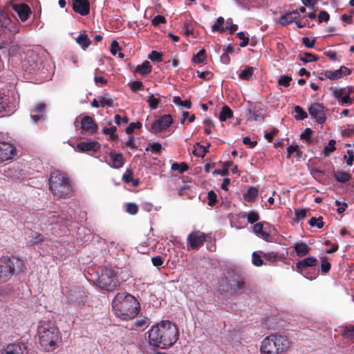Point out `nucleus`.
<instances>
[{
    "label": "nucleus",
    "instance_id": "obj_24",
    "mask_svg": "<svg viewBox=\"0 0 354 354\" xmlns=\"http://www.w3.org/2000/svg\"><path fill=\"white\" fill-rule=\"evenodd\" d=\"M294 249L299 257H304L306 255L310 250L305 243H298L295 244Z\"/></svg>",
    "mask_w": 354,
    "mask_h": 354
},
{
    "label": "nucleus",
    "instance_id": "obj_61",
    "mask_svg": "<svg viewBox=\"0 0 354 354\" xmlns=\"http://www.w3.org/2000/svg\"><path fill=\"white\" fill-rule=\"evenodd\" d=\"M127 211L131 214H136L138 211V207L135 203H128L127 205Z\"/></svg>",
    "mask_w": 354,
    "mask_h": 354
},
{
    "label": "nucleus",
    "instance_id": "obj_16",
    "mask_svg": "<svg viewBox=\"0 0 354 354\" xmlns=\"http://www.w3.org/2000/svg\"><path fill=\"white\" fill-rule=\"evenodd\" d=\"M318 261L316 258L309 257L300 260L296 263V269L298 272L302 273L308 267H315L317 265Z\"/></svg>",
    "mask_w": 354,
    "mask_h": 354
},
{
    "label": "nucleus",
    "instance_id": "obj_34",
    "mask_svg": "<svg viewBox=\"0 0 354 354\" xmlns=\"http://www.w3.org/2000/svg\"><path fill=\"white\" fill-rule=\"evenodd\" d=\"M324 75L326 78L330 79L331 80H337L342 77V73L339 71V68L334 71L328 70L325 71L324 72Z\"/></svg>",
    "mask_w": 354,
    "mask_h": 354
},
{
    "label": "nucleus",
    "instance_id": "obj_40",
    "mask_svg": "<svg viewBox=\"0 0 354 354\" xmlns=\"http://www.w3.org/2000/svg\"><path fill=\"white\" fill-rule=\"evenodd\" d=\"M313 132V131L310 128L306 129L300 136L301 139L306 141L309 144L313 143L314 140L310 136Z\"/></svg>",
    "mask_w": 354,
    "mask_h": 354
},
{
    "label": "nucleus",
    "instance_id": "obj_2",
    "mask_svg": "<svg viewBox=\"0 0 354 354\" xmlns=\"http://www.w3.org/2000/svg\"><path fill=\"white\" fill-rule=\"evenodd\" d=\"M140 304L135 297L127 292H118L112 301L116 316L122 319H131L139 312Z\"/></svg>",
    "mask_w": 354,
    "mask_h": 354
},
{
    "label": "nucleus",
    "instance_id": "obj_25",
    "mask_svg": "<svg viewBox=\"0 0 354 354\" xmlns=\"http://www.w3.org/2000/svg\"><path fill=\"white\" fill-rule=\"evenodd\" d=\"M210 144L209 143L207 147H203L200 145V143L197 142L194 146L193 153L196 156H201L203 157L206 153L208 151V148L209 147Z\"/></svg>",
    "mask_w": 354,
    "mask_h": 354
},
{
    "label": "nucleus",
    "instance_id": "obj_20",
    "mask_svg": "<svg viewBox=\"0 0 354 354\" xmlns=\"http://www.w3.org/2000/svg\"><path fill=\"white\" fill-rule=\"evenodd\" d=\"M69 300L75 304H81L85 301L84 292L80 288L77 290H71L68 295Z\"/></svg>",
    "mask_w": 354,
    "mask_h": 354
},
{
    "label": "nucleus",
    "instance_id": "obj_5",
    "mask_svg": "<svg viewBox=\"0 0 354 354\" xmlns=\"http://www.w3.org/2000/svg\"><path fill=\"white\" fill-rule=\"evenodd\" d=\"M24 266L23 260L15 256L0 259V283L8 281L15 273L21 272Z\"/></svg>",
    "mask_w": 354,
    "mask_h": 354
},
{
    "label": "nucleus",
    "instance_id": "obj_9",
    "mask_svg": "<svg viewBox=\"0 0 354 354\" xmlns=\"http://www.w3.org/2000/svg\"><path fill=\"white\" fill-rule=\"evenodd\" d=\"M308 112L318 123L323 124L326 121V110L322 104L314 103L308 108Z\"/></svg>",
    "mask_w": 354,
    "mask_h": 354
},
{
    "label": "nucleus",
    "instance_id": "obj_18",
    "mask_svg": "<svg viewBox=\"0 0 354 354\" xmlns=\"http://www.w3.org/2000/svg\"><path fill=\"white\" fill-rule=\"evenodd\" d=\"M82 128L92 134L97 133V125L92 119L91 117L88 115L84 116L82 120Z\"/></svg>",
    "mask_w": 354,
    "mask_h": 354
},
{
    "label": "nucleus",
    "instance_id": "obj_39",
    "mask_svg": "<svg viewBox=\"0 0 354 354\" xmlns=\"http://www.w3.org/2000/svg\"><path fill=\"white\" fill-rule=\"evenodd\" d=\"M308 224L311 227L316 226L319 229H321L324 227V222H323V218L322 216H319L318 218L316 217H312L308 221Z\"/></svg>",
    "mask_w": 354,
    "mask_h": 354
},
{
    "label": "nucleus",
    "instance_id": "obj_55",
    "mask_svg": "<svg viewBox=\"0 0 354 354\" xmlns=\"http://www.w3.org/2000/svg\"><path fill=\"white\" fill-rule=\"evenodd\" d=\"M226 23L227 26L225 28V31L229 30L230 33H234L235 31H236L238 26L236 24H233L232 19L231 18L227 19Z\"/></svg>",
    "mask_w": 354,
    "mask_h": 354
},
{
    "label": "nucleus",
    "instance_id": "obj_10",
    "mask_svg": "<svg viewBox=\"0 0 354 354\" xmlns=\"http://www.w3.org/2000/svg\"><path fill=\"white\" fill-rule=\"evenodd\" d=\"M206 240V234L198 230L190 233L187 236V242L192 249L196 250L202 246Z\"/></svg>",
    "mask_w": 354,
    "mask_h": 354
},
{
    "label": "nucleus",
    "instance_id": "obj_23",
    "mask_svg": "<svg viewBox=\"0 0 354 354\" xmlns=\"http://www.w3.org/2000/svg\"><path fill=\"white\" fill-rule=\"evenodd\" d=\"M263 229V225L261 223H258L253 227V231L255 234H257L263 239L268 241L270 238V235L268 232H264Z\"/></svg>",
    "mask_w": 354,
    "mask_h": 354
},
{
    "label": "nucleus",
    "instance_id": "obj_51",
    "mask_svg": "<svg viewBox=\"0 0 354 354\" xmlns=\"http://www.w3.org/2000/svg\"><path fill=\"white\" fill-rule=\"evenodd\" d=\"M292 80V77L290 76H281L278 80V84L280 86H288L290 85V82Z\"/></svg>",
    "mask_w": 354,
    "mask_h": 354
},
{
    "label": "nucleus",
    "instance_id": "obj_26",
    "mask_svg": "<svg viewBox=\"0 0 354 354\" xmlns=\"http://www.w3.org/2000/svg\"><path fill=\"white\" fill-rule=\"evenodd\" d=\"M77 43L82 46V48L85 50L88 48L91 44V39L88 38L86 34H80L76 38Z\"/></svg>",
    "mask_w": 354,
    "mask_h": 354
},
{
    "label": "nucleus",
    "instance_id": "obj_21",
    "mask_svg": "<svg viewBox=\"0 0 354 354\" xmlns=\"http://www.w3.org/2000/svg\"><path fill=\"white\" fill-rule=\"evenodd\" d=\"M299 17L297 10H293L282 15L279 19V23L283 26H287Z\"/></svg>",
    "mask_w": 354,
    "mask_h": 354
},
{
    "label": "nucleus",
    "instance_id": "obj_45",
    "mask_svg": "<svg viewBox=\"0 0 354 354\" xmlns=\"http://www.w3.org/2000/svg\"><path fill=\"white\" fill-rule=\"evenodd\" d=\"M258 194V190L257 188L251 187H250L245 194V198L248 201H252L254 199Z\"/></svg>",
    "mask_w": 354,
    "mask_h": 354
},
{
    "label": "nucleus",
    "instance_id": "obj_60",
    "mask_svg": "<svg viewBox=\"0 0 354 354\" xmlns=\"http://www.w3.org/2000/svg\"><path fill=\"white\" fill-rule=\"evenodd\" d=\"M237 37L242 40V42L240 43V46L245 47L248 44L249 42V38L248 37L245 36L244 32H239L237 34Z\"/></svg>",
    "mask_w": 354,
    "mask_h": 354
},
{
    "label": "nucleus",
    "instance_id": "obj_22",
    "mask_svg": "<svg viewBox=\"0 0 354 354\" xmlns=\"http://www.w3.org/2000/svg\"><path fill=\"white\" fill-rule=\"evenodd\" d=\"M110 157L112 160V166L115 168H120L124 164V158L122 153H115L111 152Z\"/></svg>",
    "mask_w": 354,
    "mask_h": 354
},
{
    "label": "nucleus",
    "instance_id": "obj_58",
    "mask_svg": "<svg viewBox=\"0 0 354 354\" xmlns=\"http://www.w3.org/2000/svg\"><path fill=\"white\" fill-rule=\"evenodd\" d=\"M100 103L102 106H109L112 107L113 106V101L111 98L106 97H102L100 99Z\"/></svg>",
    "mask_w": 354,
    "mask_h": 354
},
{
    "label": "nucleus",
    "instance_id": "obj_42",
    "mask_svg": "<svg viewBox=\"0 0 354 354\" xmlns=\"http://www.w3.org/2000/svg\"><path fill=\"white\" fill-rule=\"evenodd\" d=\"M224 18L222 17H219L216 23L212 26V29L213 31H218L220 32H223L225 31V28L221 27L224 24Z\"/></svg>",
    "mask_w": 354,
    "mask_h": 354
},
{
    "label": "nucleus",
    "instance_id": "obj_64",
    "mask_svg": "<svg viewBox=\"0 0 354 354\" xmlns=\"http://www.w3.org/2000/svg\"><path fill=\"white\" fill-rule=\"evenodd\" d=\"M13 292V288L10 286H6L0 289V295L6 296L11 294Z\"/></svg>",
    "mask_w": 354,
    "mask_h": 354
},
{
    "label": "nucleus",
    "instance_id": "obj_19",
    "mask_svg": "<svg viewBox=\"0 0 354 354\" xmlns=\"http://www.w3.org/2000/svg\"><path fill=\"white\" fill-rule=\"evenodd\" d=\"M100 148V145L97 142H81L77 145V149L81 152L97 151Z\"/></svg>",
    "mask_w": 354,
    "mask_h": 354
},
{
    "label": "nucleus",
    "instance_id": "obj_57",
    "mask_svg": "<svg viewBox=\"0 0 354 354\" xmlns=\"http://www.w3.org/2000/svg\"><path fill=\"white\" fill-rule=\"evenodd\" d=\"M166 19L165 17L162 15H156L151 21V24L154 26H158L160 24H165Z\"/></svg>",
    "mask_w": 354,
    "mask_h": 354
},
{
    "label": "nucleus",
    "instance_id": "obj_44",
    "mask_svg": "<svg viewBox=\"0 0 354 354\" xmlns=\"http://www.w3.org/2000/svg\"><path fill=\"white\" fill-rule=\"evenodd\" d=\"M130 88L133 92H138L140 90L144 89V85L140 81H134L129 83Z\"/></svg>",
    "mask_w": 354,
    "mask_h": 354
},
{
    "label": "nucleus",
    "instance_id": "obj_50",
    "mask_svg": "<svg viewBox=\"0 0 354 354\" xmlns=\"http://www.w3.org/2000/svg\"><path fill=\"white\" fill-rule=\"evenodd\" d=\"M306 209H296L295 212V221H299V220L304 219L306 217Z\"/></svg>",
    "mask_w": 354,
    "mask_h": 354
},
{
    "label": "nucleus",
    "instance_id": "obj_29",
    "mask_svg": "<svg viewBox=\"0 0 354 354\" xmlns=\"http://www.w3.org/2000/svg\"><path fill=\"white\" fill-rule=\"evenodd\" d=\"M299 58L304 63L315 62L318 59V57L315 55L310 53H301L299 55Z\"/></svg>",
    "mask_w": 354,
    "mask_h": 354
},
{
    "label": "nucleus",
    "instance_id": "obj_27",
    "mask_svg": "<svg viewBox=\"0 0 354 354\" xmlns=\"http://www.w3.org/2000/svg\"><path fill=\"white\" fill-rule=\"evenodd\" d=\"M136 71L142 75H147L151 71V66L148 61H145L142 64L136 67Z\"/></svg>",
    "mask_w": 354,
    "mask_h": 354
},
{
    "label": "nucleus",
    "instance_id": "obj_56",
    "mask_svg": "<svg viewBox=\"0 0 354 354\" xmlns=\"http://www.w3.org/2000/svg\"><path fill=\"white\" fill-rule=\"evenodd\" d=\"M217 196L214 191L211 190L207 193V198L209 200L208 205L213 206L216 202Z\"/></svg>",
    "mask_w": 354,
    "mask_h": 354
},
{
    "label": "nucleus",
    "instance_id": "obj_59",
    "mask_svg": "<svg viewBox=\"0 0 354 354\" xmlns=\"http://www.w3.org/2000/svg\"><path fill=\"white\" fill-rule=\"evenodd\" d=\"M330 263L324 258L322 259L321 270L324 273H327L330 269Z\"/></svg>",
    "mask_w": 354,
    "mask_h": 354
},
{
    "label": "nucleus",
    "instance_id": "obj_28",
    "mask_svg": "<svg viewBox=\"0 0 354 354\" xmlns=\"http://www.w3.org/2000/svg\"><path fill=\"white\" fill-rule=\"evenodd\" d=\"M233 116V112L227 105L223 106L219 114V120L221 121H225L228 118H231Z\"/></svg>",
    "mask_w": 354,
    "mask_h": 354
},
{
    "label": "nucleus",
    "instance_id": "obj_15",
    "mask_svg": "<svg viewBox=\"0 0 354 354\" xmlns=\"http://www.w3.org/2000/svg\"><path fill=\"white\" fill-rule=\"evenodd\" d=\"M26 346L24 344L17 343L8 344L0 351V354H26Z\"/></svg>",
    "mask_w": 354,
    "mask_h": 354
},
{
    "label": "nucleus",
    "instance_id": "obj_38",
    "mask_svg": "<svg viewBox=\"0 0 354 354\" xmlns=\"http://www.w3.org/2000/svg\"><path fill=\"white\" fill-rule=\"evenodd\" d=\"M243 218H247L248 223L252 224L259 220V216L257 212H250L249 213H244L242 215Z\"/></svg>",
    "mask_w": 354,
    "mask_h": 354
},
{
    "label": "nucleus",
    "instance_id": "obj_17",
    "mask_svg": "<svg viewBox=\"0 0 354 354\" xmlns=\"http://www.w3.org/2000/svg\"><path fill=\"white\" fill-rule=\"evenodd\" d=\"M13 8L23 21H26L31 13L30 7L25 3L14 5Z\"/></svg>",
    "mask_w": 354,
    "mask_h": 354
},
{
    "label": "nucleus",
    "instance_id": "obj_12",
    "mask_svg": "<svg viewBox=\"0 0 354 354\" xmlns=\"http://www.w3.org/2000/svg\"><path fill=\"white\" fill-rule=\"evenodd\" d=\"M15 152V147L12 145L7 142H0V162L11 159Z\"/></svg>",
    "mask_w": 354,
    "mask_h": 354
},
{
    "label": "nucleus",
    "instance_id": "obj_31",
    "mask_svg": "<svg viewBox=\"0 0 354 354\" xmlns=\"http://www.w3.org/2000/svg\"><path fill=\"white\" fill-rule=\"evenodd\" d=\"M334 177L335 178L336 180L340 183H346L351 178L348 173L340 171L335 172L334 174Z\"/></svg>",
    "mask_w": 354,
    "mask_h": 354
},
{
    "label": "nucleus",
    "instance_id": "obj_53",
    "mask_svg": "<svg viewBox=\"0 0 354 354\" xmlns=\"http://www.w3.org/2000/svg\"><path fill=\"white\" fill-rule=\"evenodd\" d=\"M142 124L140 122H131L129 126L126 129V133L128 134L131 133L136 129H140Z\"/></svg>",
    "mask_w": 354,
    "mask_h": 354
},
{
    "label": "nucleus",
    "instance_id": "obj_48",
    "mask_svg": "<svg viewBox=\"0 0 354 354\" xmlns=\"http://www.w3.org/2000/svg\"><path fill=\"white\" fill-rule=\"evenodd\" d=\"M159 102H160V100L158 98H155L153 97V94H151L149 96V98H148L149 106L151 109H156L158 107Z\"/></svg>",
    "mask_w": 354,
    "mask_h": 354
},
{
    "label": "nucleus",
    "instance_id": "obj_43",
    "mask_svg": "<svg viewBox=\"0 0 354 354\" xmlns=\"http://www.w3.org/2000/svg\"><path fill=\"white\" fill-rule=\"evenodd\" d=\"M335 140H329V142L328 144V145H326V147H324V154L325 156H328L329 154L334 151L335 150Z\"/></svg>",
    "mask_w": 354,
    "mask_h": 354
},
{
    "label": "nucleus",
    "instance_id": "obj_7",
    "mask_svg": "<svg viewBox=\"0 0 354 354\" xmlns=\"http://www.w3.org/2000/svg\"><path fill=\"white\" fill-rule=\"evenodd\" d=\"M97 286L108 291H112L119 286V281L113 270L108 268L102 270V273L97 279Z\"/></svg>",
    "mask_w": 354,
    "mask_h": 354
},
{
    "label": "nucleus",
    "instance_id": "obj_41",
    "mask_svg": "<svg viewBox=\"0 0 354 354\" xmlns=\"http://www.w3.org/2000/svg\"><path fill=\"white\" fill-rule=\"evenodd\" d=\"M206 58V53L205 49H201L196 55H194L192 61L195 63H203Z\"/></svg>",
    "mask_w": 354,
    "mask_h": 354
},
{
    "label": "nucleus",
    "instance_id": "obj_1",
    "mask_svg": "<svg viewBox=\"0 0 354 354\" xmlns=\"http://www.w3.org/2000/svg\"><path fill=\"white\" fill-rule=\"evenodd\" d=\"M149 342L160 348L172 346L178 339V330L169 321H163L153 326L149 331Z\"/></svg>",
    "mask_w": 354,
    "mask_h": 354
},
{
    "label": "nucleus",
    "instance_id": "obj_32",
    "mask_svg": "<svg viewBox=\"0 0 354 354\" xmlns=\"http://www.w3.org/2000/svg\"><path fill=\"white\" fill-rule=\"evenodd\" d=\"M253 73V67L246 66L244 70H243L241 73L239 74V77L244 80H249L252 77Z\"/></svg>",
    "mask_w": 354,
    "mask_h": 354
},
{
    "label": "nucleus",
    "instance_id": "obj_49",
    "mask_svg": "<svg viewBox=\"0 0 354 354\" xmlns=\"http://www.w3.org/2000/svg\"><path fill=\"white\" fill-rule=\"evenodd\" d=\"M254 0H235V1L244 8L249 10L251 7L254 6Z\"/></svg>",
    "mask_w": 354,
    "mask_h": 354
},
{
    "label": "nucleus",
    "instance_id": "obj_46",
    "mask_svg": "<svg viewBox=\"0 0 354 354\" xmlns=\"http://www.w3.org/2000/svg\"><path fill=\"white\" fill-rule=\"evenodd\" d=\"M9 103V98L6 96H0V113L7 112L6 109Z\"/></svg>",
    "mask_w": 354,
    "mask_h": 354
},
{
    "label": "nucleus",
    "instance_id": "obj_11",
    "mask_svg": "<svg viewBox=\"0 0 354 354\" xmlns=\"http://www.w3.org/2000/svg\"><path fill=\"white\" fill-rule=\"evenodd\" d=\"M173 122L171 115H164L156 120L151 125L150 131L153 133H159L168 128Z\"/></svg>",
    "mask_w": 354,
    "mask_h": 354
},
{
    "label": "nucleus",
    "instance_id": "obj_36",
    "mask_svg": "<svg viewBox=\"0 0 354 354\" xmlns=\"http://www.w3.org/2000/svg\"><path fill=\"white\" fill-rule=\"evenodd\" d=\"M171 169L173 171H178L179 173L183 174L189 169V167L185 162H174L171 165Z\"/></svg>",
    "mask_w": 354,
    "mask_h": 354
},
{
    "label": "nucleus",
    "instance_id": "obj_37",
    "mask_svg": "<svg viewBox=\"0 0 354 354\" xmlns=\"http://www.w3.org/2000/svg\"><path fill=\"white\" fill-rule=\"evenodd\" d=\"M295 112L296 113V115L295 116V118L297 120H301L308 117V115L306 111H304V109L300 107L299 106H295L294 107Z\"/></svg>",
    "mask_w": 354,
    "mask_h": 354
},
{
    "label": "nucleus",
    "instance_id": "obj_63",
    "mask_svg": "<svg viewBox=\"0 0 354 354\" xmlns=\"http://www.w3.org/2000/svg\"><path fill=\"white\" fill-rule=\"evenodd\" d=\"M329 14L327 12L322 10L319 12V15L318 16V21L319 23H322L323 21H328L329 20Z\"/></svg>",
    "mask_w": 354,
    "mask_h": 354
},
{
    "label": "nucleus",
    "instance_id": "obj_52",
    "mask_svg": "<svg viewBox=\"0 0 354 354\" xmlns=\"http://www.w3.org/2000/svg\"><path fill=\"white\" fill-rule=\"evenodd\" d=\"M46 108V105L44 103L41 102L38 104L32 111V113H40L44 115L45 113Z\"/></svg>",
    "mask_w": 354,
    "mask_h": 354
},
{
    "label": "nucleus",
    "instance_id": "obj_13",
    "mask_svg": "<svg viewBox=\"0 0 354 354\" xmlns=\"http://www.w3.org/2000/svg\"><path fill=\"white\" fill-rule=\"evenodd\" d=\"M73 10L82 15L86 16L90 12V3L88 0H71Z\"/></svg>",
    "mask_w": 354,
    "mask_h": 354
},
{
    "label": "nucleus",
    "instance_id": "obj_8",
    "mask_svg": "<svg viewBox=\"0 0 354 354\" xmlns=\"http://www.w3.org/2000/svg\"><path fill=\"white\" fill-rule=\"evenodd\" d=\"M227 286L232 292L236 293L245 289V283L244 279L240 275L230 273L227 277Z\"/></svg>",
    "mask_w": 354,
    "mask_h": 354
},
{
    "label": "nucleus",
    "instance_id": "obj_47",
    "mask_svg": "<svg viewBox=\"0 0 354 354\" xmlns=\"http://www.w3.org/2000/svg\"><path fill=\"white\" fill-rule=\"evenodd\" d=\"M149 59H150L153 62H160L162 60V53H158L156 50H153L149 55Z\"/></svg>",
    "mask_w": 354,
    "mask_h": 354
},
{
    "label": "nucleus",
    "instance_id": "obj_3",
    "mask_svg": "<svg viewBox=\"0 0 354 354\" xmlns=\"http://www.w3.org/2000/svg\"><path fill=\"white\" fill-rule=\"evenodd\" d=\"M37 334L39 344L46 352L53 351L62 342V334L53 322H41L37 327Z\"/></svg>",
    "mask_w": 354,
    "mask_h": 354
},
{
    "label": "nucleus",
    "instance_id": "obj_33",
    "mask_svg": "<svg viewBox=\"0 0 354 354\" xmlns=\"http://www.w3.org/2000/svg\"><path fill=\"white\" fill-rule=\"evenodd\" d=\"M342 335L349 341H354V324L345 326Z\"/></svg>",
    "mask_w": 354,
    "mask_h": 354
},
{
    "label": "nucleus",
    "instance_id": "obj_62",
    "mask_svg": "<svg viewBox=\"0 0 354 354\" xmlns=\"http://www.w3.org/2000/svg\"><path fill=\"white\" fill-rule=\"evenodd\" d=\"M133 173L131 169H127L124 174L122 178L125 183H129L133 180Z\"/></svg>",
    "mask_w": 354,
    "mask_h": 354
},
{
    "label": "nucleus",
    "instance_id": "obj_4",
    "mask_svg": "<svg viewBox=\"0 0 354 354\" xmlns=\"http://www.w3.org/2000/svg\"><path fill=\"white\" fill-rule=\"evenodd\" d=\"M290 346L286 337L272 335L265 338L261 346V351L263 354H279L285 352Z\"/></svg>",
    "mask_w": 354,
    "mask_h": 354
},
{
    "label": "nucleus",
    "instance_id": "obj_54",
    "mask_svg": "<svg viewBox=\"0 0 354 354\" xmlns=\"http://www.w3.org/2000/svg\"><path fill=\"white\" fill-rule=\"evenodd\" d=\"M252 263L256 266H261L263 264V259L255 252L252 253Z\"/></svg>",
    "mask_w": 354,
    "mask_h": 354
},
{
    "label": "nucleus",
    "instance_id": "obj_35",
    "mask_svg": "<svg viewBox=\"0 0 354 354\" xmlns=\"http://www.w3.org/2000/svg\"><path fill=\"white\" fill-rule=\"evenodd\" d=\"M232 162L227 161L223 163L222 170L216 169L214 170V174H221L222 176H227L229 173V168L232 166Z\"/></svg>",
    "mask_w": 354,
    "mask_h": 354
},
{
    "label": "nucleus",
    "instance_id": "obj_30",
    "mask_svg": "<svg viewBox=\"0 0 354 354\" xmlns=\"http://www.w3.org/2000/svg\"><path fill=\"white\" fill-rule=\"evenodd\" d=\"M44 240V236L38 232H32L30 240L28 241V245H33L43 242Z\"/></svg>",
    "mask_w": 354,
    "mask_h": 354
},
{
    "label": "nucleus",
    "instance_id": "obj_6",
    "mask_svg": "<svg viewBox=\"0 0 354 354\" xmlns=\"http://www.w3.org/2000/svg\"><path fill=\"white\" fill-rule=\"evenodd\" d=\"M49 187L52 193L58 197L68 194L71 189V180L64 173L54 171L49 178Z\"/></svg>",
    "mask_w": 354,
    "mask_h": 354
},
{
    "label": "nucleus",
    "instance_id": "obj_14",
    "mask_svg": "<svg viewBox=\"0 0 354 354\" xmlns=\"http://www.w3.org/2000/svg\"><path fill=\"white\" fill-rule=\"evenodd\" d=\"M248 120L263 122L264 115L263 110L256 104H251L248 108V113L247 114Z\"/></svg>",
    "mask_w": 354,
    "mask_h": 354
}]
</instances>
